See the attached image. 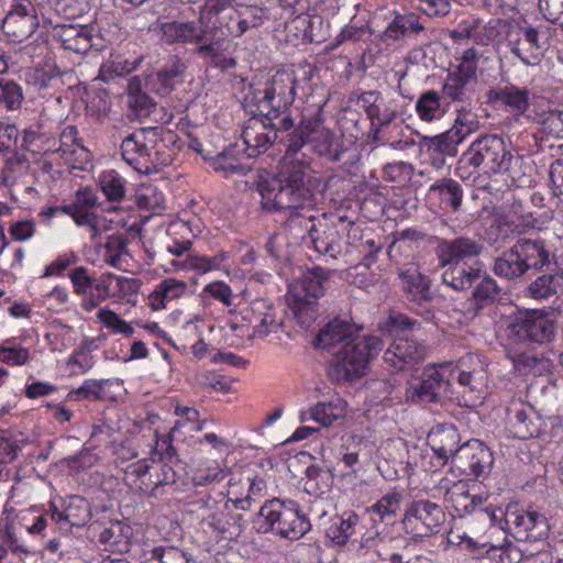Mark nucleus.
Returning <instances> with one entry per match:
<instances>
[{"mask_svg": "<svg viewBox=\"0 0 563 563\" xmlns=\"http://www.w3.org/2000/svg\"><path fill=\"white\" fill-rule=\"evenodd\" d=\"M186 284H159L148 296V305L153 310H161L172 299L179 298L185 291Z\"/></svg>", "mask_w": 563, "mask_h": 563, "instance_id": "obj_44", "label": "nucleus"}, {"mask_svg": "<svg viewBox=\"0 0 563 563\" xmlns=\"http://www.w3.org/2000/svg\"><path fill=\"white\" fill-rule=\"evenodd\" d=\"M461 475L483 482L492 472L494 456L489 448L477 439L462 443L460 452L451 463Z\"/></svg>", "mask_w": 563, "mask_h": 563, "instance_id": "obj_13", "label": "nucleus"}, {"mask_svg": "<svg viewBox=\"0 0 563 563\" xmlns=\"http://www.w3.org/2000/svg\"><path fill=\"white\" fill-rule=\"evenodd\" d=\"M260 10L246 7L245 12L236 11L238 35L242 36L249 29L260 26L262 24V15Z\"/></svg>", "mask_w": 563, "mask_h": 563, "instance_id": "obj_59", "label": "nucleus"}, {"mask_svg": "<svg viewBox=\"0 0 563 563\" xmlns=\"http://www.w3.org/2000/svg\"><path fill=\"white\" fill-rule=\"evenodd\" d=\"M23 101V92L20 85L8 78H0V103L7 109L15 110Z\"/></svg>", "mask_w": 563, "mask_h": 563, "instance_id": "obj_48", "label": "nucleus"}, {"mask_svg": "<svg viewBox=\"0 0 563 563\" xmlns=\"http://www.w3.org/2000/svg\"><path fill=\"white\" fill-rule=\"evenodd\" d=\"M99 187L109 201H120L125 195V180L115 170L102 173Z\"/></svg>", "mask_w": 563, "mask_h": 563, "instance_id": "obj_43", "label": "nucleus"}, {"mask_svg": "<svg viewBox=\"0 0 563 563\" xmlns=\"http://www.w3.org/2000/svg\"><path fill=\"white\" fill-rule=\"evenodd\" d=\"M450 364L431 365L423 369L421 379L407 388L413 402L438 404L453 399L456 394L452 387Z\"/></svg>", "mask_w": 563, "mask_h": 563, "instance_id": "obj_8", "label": "nucleus"}, {"mask_svg": "<svg viewBox=\"0 0 563 563\" xmlns=\"http://www.w3.org/2000/svg\"><path fill=\"white\" fill-rule=\"evenodd\" d=\"M221 42H209V45H202L198 48V56L207 62L208 65L220 69L222 73L234 69L238 62L234 57H227L223 54Z\"/></svg>", "mask_w": 563, "mask_h": 563, "instance_id": "obj_41", "label": "nucleus"}, {"mask_svg": "<svg viewBox=\"0 0 563 563\" xmlns=\"http://www.w3.org/2000/svg\"><path fill=\"white\" fill-rule=\"evenodd\" d=\"M538 124L539 129L533 134L537 141L563 140V112H559V109L542 113Z\"/></svg>", "mask_w": 563, "mask_h": 563, "instance_id": "obj_36", "label": "nucleus"}, {"mask_svg": "<svg viewBox=\"0 0 563 563\" xmlns=\"http://www.w3.org/2000/svg\"><path fill=\"white\" fill-rule=\"evenodd\" d=\"M139 139V142L143 143V147L145 150H150V152H153L156 147H159V143L164 142L163 134H164V128L163 126H147L139 129L134 132Z\"/></svg>", "mask_w": 563, "mask_h": 563, "instance_id": "obj_58", "label": "nucleus"}, {"mask_svg": "<svg viewBox=\"0 0 563 563\" xmlns=\"http://www.w3.org/2000/svg\"><path fill=\"white\" fill-rule=\"evenodd\" d=\"M1 22L7 35L13 41L22 42L29 38L38 25L36 9L30 0H15Z\"/></svg>", "mask_w": 563, "mask_h": 563, "instance_id": "obj_16", "label": "nucleus"}, {"mask_svg": "<svg viewBox=\"0 0 563 563\" xmlns=\"http://www.w3.org/2000/svg\"><path fill=\"white\" fill-rule=\"evenodd\" d=\"M231 1H216L206 0L200 9L199 15L205 20L208 25L213 26L212 32L218 34V37L223 33L225 34L224 24L225 14L231 11Z\"/></svg>", "mask_w": 563, "mask_h": 563, "instance_id": "obj_38", "label": "nucleus"}, {"mask_svg": "<svg viewBox=\"0 0 563 563\" xmlns=\"http://www.w3.org/2000/svg\"><path fill=\"white\" fill-rule=\"evenodd\" d=\"M536 418V413L532 411V409L516 410L514 417L510 419L515 438L525 440L537 434L539 429L533 421Z\"/></svg>", "mask_w": 563, "mask_h": 563, "instance_id": "obj_42", "label": "nucleus"}, {"mask_svg": "<svg viewBox=\"0 0 563 563\" xmlns=\"http://www.w3.org/2000/svg\"><path fill=\"white\" fill-rule=\"evenodd\" d=\"M499 292L497 284H477L465 302L466 312L477 314L485 307L493 305Z\"/></svg>", "mask_w": 563, "mask_h": 563, "instance_id": "obj_39", "label": "nucleus"}, {"mask_svg": "<svg viewBox=\"0 0 563 563\" xmlns=\"http://www.w3.org/2000/svg\"><path fill=\"white\" fill-rule=\"evenodd\" d=\"M305 492L309 495L324 494L330 490L333 485L334 475L328 468H323L319 465H310L305 472Z\"/></svg>", "mask_w": 563, "mask_h": 563, "instance_id": "obj_40", "label": "nucleus"}, {"mask_svg": "<svg viewBox=\"0 0 563 563\" xmlns=\"http://www.w3.org/2000/svg\"><path fill=\"white\" fill-rule=\"evenodd\" d=\"M148 561L156 563H189L188 554L177 547H156L151 551Z\"/></svg>", "mask_w": 563, "mask_h": 563, "instance_id": "obj_49", "label": "nucleus"}, {"mask_svg": "<svg viewBox=\"0 0 563 563\" xmlns=\"http://www.w3.org/2000/svg\"><path fill=\"white\" fill-rule=\"evenodd\" d=\"M319 185L320 179L309 174L308 165L302 161H296L286 165L272 180H261L257 184V191L263 210H289V220L305 218L308 221H316L312 212Z\"/></svg>", "mask_w": 563, "mask_h": 563, "instance_id": "obj_1", "label": "nucleus"}, {"mask_svg": "<svg viewBox=\"0 0 563 563\" xmlns=\"http://www.w3.org/2000/svg\"><path fill=\"white\" fill-rule=\"evenodd\" d=\"M63 71L57 65H46L45 68L35 69L32 75V84L38 91L55 88L62 84Z\"/></svg>", "mask_w": 563, "mask_h": 563, "instance_id": "obj_46", "label": "nucleus"}, {"mask_svg": "<svg viewBox=\"0 0 563 563\" xmlns=\"http://www.w3.org/2000/svg\"><path fill=\"white\" fill-rule=\"evenodd\" d=\"M510 232L509 222L493 223L485 231V240L490 246L499 249L508 240Z\"/></svg>", "mask_w": 563, "mask_h": 563, "instance_id": "obj_57", "label": "nucleus"}, {"mask_svg": "<svg viewBox=\"0 0 563 563\" xmlns=\"http://www.w3.org/2000/svg\"><path fill=\"white\" fill-rule=\"evenodd\" d=\"M229 500L225 499V495L222 492H214L213 489L209 490L207 494L200 495L191 505L197 510H202L209 514L213 509L219 508L220 506L228 507Z\"/></svg>", "mask_w": 563, "mask_h": 563, "instance_id": "obj_53", "label": "nucleus"}, {"mask_svg": "<svg viewBox=\"0 0 563 563\" xmlns=\"http://www.w3.org/2000/svg\"><path fill=\"white\" fill-rule=\"evenodd\" d=\"M213 26L208 25L199 18L196 21H170L161 25L163 36L168 44H192L194 54L198 56V48L209 45L214 40Z\"/></svg>", "mask_w": 563, "mask_h": 563, "instance_id": "obj_14", "label": "nucleus"}, {"mask_svg": "<svg viewBox=\"0 0 563 563\" xmlns=\"http://www.w3.org/2000/svg\"><path fill=\"white\" fill-rule=\"evenodd\" d=\"M203 290L205 292L210 294L213 298L222 301L228 307L236 305L234 299L240 296L244 297L246 294V290L243 289L239 295H233L228 284H207Z\"/></svg>", "mask_w": 563, "mask_h": 563, "instance_id": "obj_62", "label": "nucleus"}, {"mask_svg": "<svg viewBox=\"0 0 563 563\" xmlns=\"http://www.w3.org/2000/svg\"><path fill=\"white\" fill-rule=\"evenodd\" d=\"M323 284H288L286 302L302 329H309L319 313L318 300L323 297Z\"/></svg>", "mask_w": 563, "mask_h": 563, "instance_id": "obj_12", "label": "nucleus"}, {"mask_svg": "<svg viewBox=\"0 0 563 563\" xmlns=\"http://www.w3.org/2000/svg\"><path fill=\"white\" fill-rule=\"evenodd\" d=\"M140 284H74L75 291L82 295L81 307L91 311L109 297H119L135 303Z\"/></svg>", "mask_w": 563, "mask_h": 563, "instance_id": "obj_17", "label": "nucleus"}, {"mask_svg": "<svg viewBox=\"0 0 563 563\" xmlns=\"http://www.w3.org/2000/svg\"><path fill=\"white\" fill-rule=\"evenodd\" d=\"M358 520L360 517L354 511H345L340 519V525L332 527L333 540L338 544H345L354 533Z\"/></svg>", "mask_w": 563, "mask_h": 563, "instance_id": "obj_50", "label": "nucleus"}, {"mask_svg": "<svg viewBox=\"0 0 563 563\" xmlns=\"http://www.w3.org/2000/svg\"><path fill=\"white\" fill-rule=\"evenodd\" d=\"M514 156L507 150L503 137L496 134H482L476 137L468 148L460 156L456 174L470 178L474 173L504 174L510 169Z\"/></svg>", "mask_w": 563, "mask_h": 563, "instance_id": "obj_5", "label": "nucleus"}, {"mask_svg": "<svg viewBox=\"0 0 563 563\" xmlns=\"http://www.w3.org/2000/svg\"><path fill=\"white\" fill-rule=\"evenodd\" d=\"M186 65L178 58L165 64L146 76L145 86L161 97L168 96L176 86L184 82Z\"/></svg>", "mask_w": 563, "mask_h": 563, "instance_id": "obj_23", "label": "nucleus"}, {"mask_svg": "<svg viewBox=\"0 0 563 563\" xmlns=\"http://www.w3.org/2000/svg\"><path fill=\"white\" fill-rule=\"evenodd\" d=\"M444 521L445 512L440 505L428 499H419L410 503L401 522L404 531L418 539L438 533Z\"/></svg>", "mask_w": 563, "mask_h": 563, "instance_id": "obj_9", "label": "nucleus"}, {"mask_svg": "<svg viewBox=\"0 0 563 563\" xmlns=\"http://www.w3.org/2000/svg\"><path fill=\"white\" fill-rule=\"evenodd\" d=\"M321 123L320 114H301L298 122L290 114L282 117L280 128L288 131V134L280 139L286 155L295 156L305 145L310 144L319 156L331 162H340L344 151L334 146V133L323 129Z\"/></svg>", "mask_w": 563, "mask_h": 563, "instance_id": "obj_2", "label": "nucleus"}, {"mask_svg": "<svg viewBox=\"0 0 563 563\" xmlns=\"http://www.w3.org/2000/svg\"><path fill=\"white\" fill-rule=\"evenodd\" d=\"M341 416L339 407L330 402H318L310 410V417L322 427L331 426Z\"/></svg>", "mask_w": 563, "mask_h": 563, "instance_id": "obj_51", "label": "nucleus"}, {"mask_svg": "<svg viewBox=\"0 0 563 563\" xmlns=\"http://www.w3.org/2000/svg\"><path fill=\"white\" fill-rule=\"evenodd\" d=\"M427 443L434 456L441 461V465L453 462L454 455L461 449V435L457 428L452 423H442L433 427L428 435Z\"/></svg>", "mask_w": 563, "mask_h": 563, "instance_id": "obj_20", "label": "nucleus"}, {"mask_svg": "<svg viewBox=\"0 0 563 563\" xmlns=\"http://www.w3.org/2000/svg\"><path fill=\"white\" fill-rule=\"evenodd\" d=\"M297 77L294 71L278 70L265 82L264 88L250 90L244 99V109L253 119H280L292 104Z\"/></svg>", "mask_w": 563, "mask_h": 563, "instance_id": "obj_3", "label": "nucleus"}, {"mask_svg": "<svg viewBox=\"0 0 563 563\" xmlns=\"http://www.w3.org/2000/svg\"><path fill=\"white\" fill-rule=\"evenodd\" d=\"M76 256H59L46 266L43 277H68L70 282H96L84 266L71 267Z\"/></svg>", "mask_w": 563, "mask_h": 563, "instance_id": "obj_32", "label": "nucleus"}, {"mask_svg": "<svg viewBox=\"0 0 563 563\" xmlns=\"http://www.w3.org/2000/svg\"><path fill=\"white\" fill-rule=\"evenodd\" d=\"M495 282L485 269L481 261L465 262L461 265L453 266L451 271H443L442 282Z\"/></svg>", "mask_w": 563, "mask_h": 563, "instance_id": "obj_34", "label": "nucleus"}, {"mask_svg": "<svg viewBox=\"0 0 563 563\" xmlns=\"http://www.w3.org/2000/svg\"><path fill=\"white\" fill-rule=\"evenodd\" d=\"M516 245L528 277L532 278L536 273L540 274L533 282H553L556 277L563 278V269L559 266L555 256L550 258V253L542 241L523 239Z\"/></svg>", "mask_w": 563, "mask_h": 563, "instance_id": "obj_10", "label": "nucleus"}, {"mask_svg": "<svg viewBox=\"0 0 563 563\" xmlns=\"http://www.w3.org/2000/svg\"><path fill=\"white\" fill-rule=\"evenodd\" d=\"M416 325H419L416 320L401 312L389 310L388 316L379 321L378 329L383 334L398 339L407 338L408 332L413 331Z\"/></svg>", "mask_w": 563, "mask_h": 563, "instance_id": "obj_37", "label": "nucleus"}, {"mask_svg": "<svg viewBox=\"0 0 563 563\" xmlns=\"http://www.w3.org/2000/svg\"><path fill=\"white\" fill-rule=\"evenodd\" d=\"M509 512L510 504L506 507L505 510L499 507H493L489 505L478 510V519H487L492 526H495L508 533V523H506V519Z\"/></svg>", "mask_w": 563, "mask_h": 563, "instance_id": "obj_55", "label": "nucleus"}, {"mask_svg": "<svg viewBox=\"0 0 563 563\" xmlns=\"http://www.w3.org/2000/svg\"><path fill=\"white\" fill-rule=\"evenodd\" d=\"M493 271L497 277L504 279H515L526 275L516 244L495 260Z\"/></svg>", "mask_w": 563, "mask_h": 563, "instance_id": "obj_35", "label": "nucleus"}, {"mask_svg": "<svg viewBox=\"0 0 563 563\" xmlns=\"http://www.w3.org/2000/svg\"><path fill=\"white\" fill-rule=\"evenodd\" d=\"M509 345H548L558 335V321L553 311L521 309L507 325Z\"/></svg>", "mask_w": 563, "mask_h": 563, "instance_id": "obj_6", "label": "nucleus"}, {"mask_svg": "<svg viewBox=\"0 0 563 563\" xmlns=\"http://www.w3.org/2000/svg\"><path fill=\"white\" fill-rule=\"evenodd\" d=\"M253 525L258 533L273 532L290 541L299 540L311 530L310 520L292 499L273 498L265 501Z\"/></svg>", "mask_w": 563, "mask_h": 563, "instance_id": "obj_4", "label": "nucleus"}, {"mask_svg": "<svg viewBox=\"0 0 563 563\" xmlns=\"http://www.w3.org/2000/svg\"><path fill=\"white\" fill-rule=\"evenodd\" d=\"M462 142L463 140L450 128L434 136H422L420 145L430 154L433 166L441 168L445 165L446 157L453 158L457 155V146Z\"/></svg>", "mask_w": 563, "mask_h": 563, "instance_id": "obj_24", "label": "nucleus"}, {"mask_svg": "<svg viewBox=\"0 0 563 563\" xmlns=\"http://www.w3.org/2000/svg\"><path fill=\"white\" fill-rule=\"evenodd\" d=\"M506 523H508V533L521 542L544 540L550 532V525L544 514L533 508L525 509L518 504H510Z\"/></svg>", "mask_w": 563, "mask_h": 563, "instance_id": "obj_11", "label": "nucleus"}, {"mask_svg": "<svg viewBox=\"0 0 563 563\" xmlns=\"http://www.w3.org/2000/svg\"><path fill=\"white\" fill-rule=\"evenodd\" d=\"M384 176L390 181H401L410 179L413 167L406 162L389 163L384 167Z\"/></svg>", "mask_w": 563, "mask_h": 563, "instance_id": "obj_63", "label": "nucleus"}, {"mask_svg": "<svg viewBox=\"0 0 563 563\" xmlns=\"http://www.w3.org/2000/svg\"><path fill=\"white\" fill-rule=\"evenodd\" d=\"M132 528L122 521H110L99 533V542L113 552H128L131 545Z\"/></svg>", "mask_w": 563, "mask_h": 563, "instance_id": "obj_30", "label": "nucleus"}, {"mask_svg": "<svg viewBox=\"0 0 563 563\" xmlns=\"http://www.w3.org/2000/svg\"><path fill=\"white\" fill-rule=\"evenodd\" d=\"M322 218L318 223L311 221L312 224L308 228L309 238L318 253L336 258L342 253L340 225L343 224V218H340L338 223L329 222L325 214H322Z\"/></svg>", "mask_w": 563, "mask_h": 563, "instance_id": "obj_19", "label": "nucleus"}, {"mask_svg": "<svg viewBox=\"0 0 563 563\" xmlns=\"http://www.w3.org/2000/svg\"><path fill=\"white\" fill-rule=\"evenodd\" d=\"M59 211L70 216L78 225H87L93 235L99 233L96 216L87 210H79L75 202L59 207Z\"/></svg>", "mask_w": 563, "mask_h": 563, "instance_id": "obj_54", "label": "nucleus"}, {"mask_svg": "<svg viewBox=\"0 0 563 563\" xmlns=\"http://www.w3.org/2000/svg\"><path fill=\"white\" fill-rule=\"evenodd\" d=\"M172 163V157L168 154H165L161 147H156L151 152V156H146L143 161L142 166H135V169L144 173L151 174L153 172H158L162 166H167Z\"/></svg>", "mask_w": 563, "mask_h": 563, "instance_id": "obj_56", "label": "nucleus"}, {"mask_svg": "<svg viewBox=\"0 0 563 563\" xmlns=\"http://www.w3.org/2000/svg\"><path fill=\"white\" fill-rule=\"evenodd\" d=\"M92 517L90 503L81 496H70L64 507L65 531H70L71 527L81 528L86 526Z\"/></svg>", "mask_w": 563, "mask_h": 563, "instance_id": "obj_33", "label": "nucleus"}, {"mask_svg": "<svg viewBox=\"0 0 563 563\" xmlns=\"http://www.w3.org/2000/svg\"><path fill=\"white\" fill-rule=\"evenodd\" d=\"M353 325L344 320L338 318L328 322L318 333L313 341V346L323 350H330L339 343L346 344L351 341H358L354 339Z\"/></svg>", "mask_w": 563, "mask_h": 563, "instance_id": "obj_28", "label": "nucleus"}, {"mask_svg": "<svg viewBox=\"0 0 563 563\" xmlns=\"http://www.w3.org/2000/svg\"><path fill=\"white\" fill-rule=\"evenodd\" d=\"M417 8L430 18L445 16L451 11V0H416Z\"/></svg>", "mask_w": 563, "mask_h": 563, "instance_id": "obj_61", "label": "nucleus"}, {"mask_svg": "<svg viewBox=\"0 0 563 563\" xmlns=\"http://www.w3.org/2000/svg\"><path fill=\"white\" fill-rule=\"evenodd\" d=\"M477 76L460 70H450L442 86L445 99L453 102L470 103L475 96Z\"/></svg>", "mask_w": 563, "mask_h": 563, "instance_id": "obj_25", "label": "nucleus"}, {"mask_svg": "<svg viewBox=\"0 0 563 563\" xmlns=\"http://www.w3.org/2000/svg\"><path fill=\"white\" fill-rule=\"evenodd\" d=\"M91 31L95 27L81 23H60L52 27V37L66 51L77 54H86L92 47Z\"/></svg>", "mask_w": 563, "mask_h": 563, "instance_id": "obj_21", "label": "nucleus"}, {"mask_svg": "<svg viewBox=\"0 0 563 563\" xmlns=\"http://www.w3.org/2000/svg\"><path fill=\"white\" fill-rule=\"evenodd\" d=\"M357 104L365 111L369 121L377 122L378 126H387L398 117L394 101L377 90L362 92L357 97Z\"/></svg>", "mask_w": 563, "mask_h": 563, "instance_id": "obj_22", "label": "nucleus"}, {"mask_svg": "<svg viewBox=\"0 0 563 563\" xmlns=\"http://www.w3.org/2000/svg\"><path fill=\"white\" fill-rule=\"evenodd\" d=\"M399 508V496L397 494H387L378 500L371 510L379 516L380 521L390 523V519L395 518Z\"/></svg>", "mask_w": 563, "mask_h": 563, "instance_id": "obj_52", "label": "nucleus"}, {"mask_svg": "<svg viewBox=\"0 0 563 563\" xmlns=\"http://www.w3.org/2000/svg\"><path fill=\"white\" fill-rule=\"evenodd\" d=\"M416 110L423 121H432L442 113L441 97L434 90L423 92L416 102Z\"/></svg>", "mask_w": 563, "mask_h": 563, "instance_id": "obj_45", "label": "nucleus"}, {"mask_svg": "<svg viewBox=\"0 0 563 563\" xmlns=\"http://www.w3.org/2000/svg\"><path fill=\"white\" fill-rule=\"evenodd\" d=\"M263 128L268 130L267 132H261L251 137L249 132H244V144L246 145L247 156H256L261 153H265L275 142H280L283 135L288 134V131L282 130L280 119L275 122L276 119H272V122L265 118H258Z\"/></svg>", "mask_w": 563, "mask_h": 563, "instance_id": "obj_27", "label": "nucleus"}, {"mask_svg": "<svg viewBox=\"0 0 563 563\" xmlns=\"http://www.w3.org/2000/svg\"><path fill=\"white\" fill-rule=\"evenodd\" d=\"M227 476V471L216 466L208 467L206 471H199L192 476V484L195 487L207 486L212 483H219Z\"/></svg>", "mask_w": 563, "mask_h": 563, "instance_id": "obj_64", "label": "nucleus"}, {"mask_svg": "<svg viewBox=\"0 0 563 563\" xmlns=\"http://www.w3.org/2000/svg\"><path fill=\"white\" fill-rule=\"evenodd\" d=\"M479 121L475 113L466 108L462 107L457 110L456 118L454 120V124L451 129L455 134L459 135L463 141L472 133L479 130Z\"/></svg>", "mask_w": 563, "mask_h": 563, "instance_id": "obj_47", "label": "nucleus"}, {"mask_svg": "<svg viewBox=\"0 0 563 563\" xmlns=\"http://www.w3.org/2000/svg\"><path fill=\"white\" fill-rule=\"evenodd\" d=\"M404 291L409 302H416L419 306L430 302L434 297L429 284H407Z\"/></svg>", "mask_w": 563, "mask_h": 563, "instance_id": "obj_60", "label": "nucleus"}, {"mask_svg": "<svg viewBox=\"0 0 563 563\" xmlns=\"http://www.w3.org/2000/svg\"><path fill=\"white\" fill-rule=\"evenodd\" d=\"M382 349L378 338L351 341L336 352L328 366V375L332 380L353 382L366 372L369 360Z\"/></svg>", "mask_w": 563, "mask_h": 563, "instance_id": "obj_7", "label": "nucleus"}, {"mask_svg": "<svg viewBox=\"0 0 563 563\" xmlns=\"http://www.w3.org/2000/svg\"><path fill=\"white\" fill-rule=\"evenodd\" d=\"M429 191L439 198L442 209H449L454 212L460 210L464 197V188L457 180L442 178L434 183Z\"/></svg>", "mask_w": 563, "mask_h": 563, "instance_id": "obj_31", "label": "nucleus"}, {"mask_svg": "<svg viewBox=\"0 0 563 563\" xmlns=\"http://www.w3.org/2000/svg\"><path fill=\"white\" fill-rule=\"evenodd\" d=\"M521 347L523 346L509 345L507 351L516 368L521 372L532 373L533 375H541L550 371L551 362L543 353H537Z\"/></svg>", "mask_w": 563, "mask_h": 563, "instance_id": "obj_29", "label": "nucleus"}, {"mask_svg": "<svg viewBox=\"0 0 563 563\" xmlns=\"http://www.w3.org/2000/svg\"><path fill=\"white\" fill-rule=\"evenodd\" d=\"M531 92L526 87H518L512 84L490 88L486 92L487 103L500 102L518 114H523L530 107Z\"/></svg>", "mask_w": 563, "mask_h": 563, "instance_id": "obj_26", "label": "nucleus"}, {"mask_svg": "<svg viewBox=\"0 0 563 563\" xmlns=\"http://www.w3.org/2000/svg\"><path fill=\"white\" fill-rule=\"evenodd\" d=\"M426 357V346L408 338L395 339L385 351L383 360L386 368L391 373H398L412 367Z\"/></svg>", "mask_w": 563, "mask_h": 563, "instance_id": "obj_18", "label": "nucleus"}, {"mask_svg": "<svg viewBox=\"0 0 563 563\" xmlns=\"http://www.w3.org/2000/svg\"><path fill=\"white\" fill-rule=\"evenodd\" d=\"M433 240L438 242L435 254L439 260V266L444 268V271H451L453 266L465 263L466 258L477 257L484 251L482 243L467 236H459L453 240L431 236L430 241Z\"/></svg>", "mask_w": 563, "mask_h": 563, "instance_id": "obj_15", "label": "nucleus"}]
</instances>
